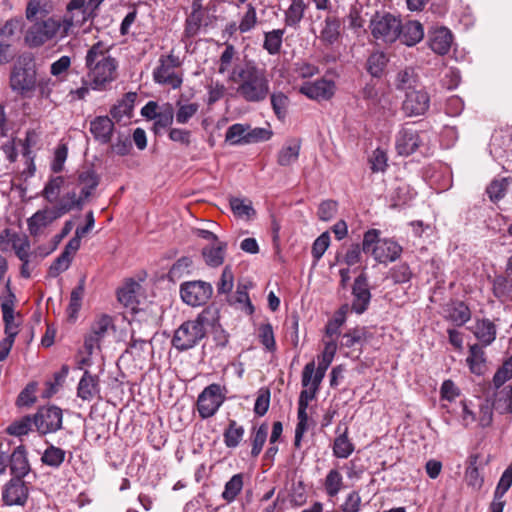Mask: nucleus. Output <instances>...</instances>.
I'll use <instances>...</instances> for the list:
<instances>
[{"label":"nucleus","instance_id":"14","mask_svg":"<svg viewBox=\"0 0 512 512\" xmlns=\"http://www.w3.org/2000/svg\"><path fill=\"white\" fill-rule=\"evenodd\" d=\"M62 421L63 412L54 405L39 408L33 416V424L42 435L55 433L60 430L62 428Z\"/></svg>","mask_w":512,"mask_h":512},{"label":"nucleus","instance_id":"21","mask_svg":"<svg viewBox=\"0 0 512 512\" xmlns=\"http://www.w3.org/2000/svg\"><path fill=\"white\" fill-rule=\"evenodd\" d=\"M421 145L418 131L412 126H403L396 135L395 148L399 155L409 156Z\"/></svg>","mask_w":512,"mask_h":512},{"label":"nucleus","instance_id":"13","mask_svg":"<svg viewBox=\"0 0 512 512\" xmlns=\"http://www.w3.org/2000/svg\"><path fill=\"white\" fill-rule=\"evenodd\" d=\"M114 327L113 318L107 314L97 316L91 323L89 332L84 337V349L92 355L95 350H100L101 342Z\"/></svg>","mask_w":512,"mask_h":512},{"label":"nucleus","instance_id":"53","mask_svg":"<svg viewBox=\"0 0 512 512\" xmlns=\"http://www.w3.org/2000/svg\"><path fill=\"white\" fill-rule=\"evenodd\" d=\"M199 110V104L197 103H181L177 102V110L174 113L176 122L178 124H187L191 118H193Z\"/></svg>","mask_w":512,"mask_h":512},{"label":"nucleus","instance_id":"8","mask_svg":"<svg viewBox=\"0 0 512 512\" xmlns=\"http://www.w3.org/2000/svg\"><path fill=\"white\" fill-rule=\"evenodd\" d=\"M181 61L172 52L160 56L158 66L153 70V80L160 85L179 89L183 83V73L180 71Z\"/></svg>","mask_w":512,"mask_h":512},{"label":"nucleus","instance_id":"22","mask_svg":"<svg viewBox=\"0 0 512 512\" xmlns=\"http://www.w3.org/2000/svg\"><path fill=\"white\" fill-rule=\"evenodd\" d=\"M206 0H193L191 13L186 18L184 33L186 37H194L202 24L207 25L206 18L209 12Z\"/></svg>","mask_w":512,"mask_h":512},{"label":"nucleus","instance_id":"4","mask_svg":"<svg viewBox=\"0 0 512 512\" xmlns=\"http://www.w3.org/2000/svg\"><path fill=\"white\" fill-rule=\"evenodd\" d=\"M62 24L56 16L41 17L39 20L32 21L24 32V44L35 49L43 47L47 43H57L63 40L67 36Z\"/></svg>","mask_w":512,"mask_h":512},{"label":"nucleus","instance_id":"23","mask_svg":"<svg viewBox=\"0 0 512 512\" xmlns=\"http://www.w3.org/2000/svg\"><path fill=\"white\" fill-rule=\"evenodd\" d=\"M402 247L392 239H382L372 248V257L379 263L396 261L402 254Z\"/></svg>","mask_w":512,"mask_h":512},{"label":"nucleus","instance_id":"35","mask_svg":"<svg viewBox=\"0 0 512 512\" xmlns=\"http://www.w3.org/2000/svg\"><path fill=\"white\" fill-rule=\"evenodd\" d=\"M338 436L334 440L333 454L337 458H348L354 451V445L348 438V427L345 426L341 431V426L337 427Z\"/></svg>","mask_w":512,"mask_h":512},{"label":"nucleus","instance_id":"12","mask_svg":"<svg viewBox=\"0 0 512 512\" xmlns=\"http://www.w3.org/2000/svg\"><path fill=\"white\" fill-rule=\"evenodd\" d=\"M213 294V287L202 280L187 281L180 285V296L186 304L197 307L206 304Z\"/></svg>","mask_w":512,"mask_h":512},{"label":"nucleus","instance_id":"48","mask_svg":"<svg viewBox=\"0 0 512 512\" xmlns=\"http://www.w3.org/2000/svg\"><path fill=\"white\" fill-rule=\"evenodd\" d=\"M49 13L48 0H28L25 9V17L29 22L41 19L38 15L48 17Z\"/></svg>","mask_w":512,"mask_h":512},{"label":"nucleus","instance_id":"25","mask_svg":"<svg viewBox=\"0 0 512 512\" xmlns=\"http://www.w3.org/2000/svg\"><path fill=\"white\" fill-rule=\"evenodd\" d=\"M453 35L446 27L435 28L428 33L429 47L438 55H446L451 48Z\"/></svg>","mask_w":512,"mask_h":512},{"label":"nucleus","instance_id":"37","mask_svg":"<svg viewBox=\"0 0 512 512\" xmlns=\"http://www.w3.org/2000/svg\"><path fill=\"white\" fill-rule=\"evenodd\" d=\"M327 369L315 367L314 361L307 363L302 371V379L301 383L303 387H308L310 385L319 389L320 384L325 377Z\"/></svg>","mask_w":512,"mask_h":512},{"label":"nucleus","instance_id":"52","mask_svg":"<svg viewBox=\"0 0 512 512\" xmlns=\"http://www.w3.org/2000/svg\"><path fill=\"white\" fill-rule=\"evenodd\" d=\"M268 436V426L267 424H262L258 428H254L250 435V441L252 445L251 456L256 458L262 451V448L267 440Z\"/></svg>","mask_w":512,"mask_h":512},{"label":"nucleus","instance_id":"50","mask_svg":"<svg viewBox=\"0 0 512 512\" xmlns=\"http://www.w3.org/2000/svg\"><path fill=\"white\" fill-rule=\"evenodd\" d=\"M493 408L499 413H512V386H505L495 394Z\"/></svg>","mask_w":512,"mask_h":512},{"label":"nucleus","instance_id":"61","mask_svg":"<svg viewBox=\"0 0 512 512\" xmlns=\"http://www.w3.org/2000/svg\"><path fill=\"white\" fill-rule=\"evenodd\" d=\"M32 424H33V417L27 415V416L22 417L20 420L14 421L13 423H11L7 427L6 432L9 435H13V436H23V435H26L29 433V431L31 430Z\"/></svg>","mask_w":512,"mask_h":512},{"label":"nucleus","instance_id":"39","mask_svg":"<svg viewBox=\"0 0 512 512\" xmlns=\"http://www.w3.org/2000/svg\"><path fill=\"white\" fill-rule=\"evenodd\" d=\"M245 430L244 427L236 422V420H229L228 426L224 430L223 439L227 448H236L243 439Z\"/></svg>","mask_w":512,"mask_h":512},{"label":"nucleus","instance_id":"17","mask_svg":"<svg viewBox=\"0 0 512 512\" xmlns=\"http://www.w3.org/2000/svg\"><path fill=\"white\" fill-rule=\"evenodd\" d=\"M29 497V489L23 478H11L3 487L2 500L7 506H24Z\"/></svg>","mask_w":512,"mask_h":512},{"label":"nucleus","instance_id":"32","mask_svg":"<svg viewBox=\"0 0 512 512\" xmlns=\"http://www.w3.org/2000/svg\"><path fill=\"white\" fill-rule=\"evenodd\" d=\"M473 334L480 341L482 346H488L495 340L497 328L494 322L484 318L476 321Z\"/></svg>","mask_w":512,"mask_h":512},{"label":"nucleus","instance_id":"56","mask_svg":"<svg viewBox=\"0 0 512 512\" xmlns=\"http://www.w3.org/2000/svg\"><path fill=\"white\" fill-rule=\"evenodd\" d=\"M236 49L232 44H225V49L220 55L219 61H218V73L219 74H226L231 73L232 69V63L234 58L236 57Z\"/></svg>","mask_w":512,"mask_h":512},{"label":"nucleus","instance_id":"58","mask_svg":"<svg viewBox=\"0 0 512 512\" xmlns=\"http://www.w3.org/2000/svg\"><path fill=\"white\" fill-rule=\"evenodd\" d=\"M493 404L489 399H485L479 405V412L477 415L478 425L482 428L489 427L493 422Z\"/></svg>","mask_w":512,"mask_h":512},{"label":"nucleus","instance_id":"63","mask_svg":"<svg viewBox=\"0 0 512 512\" xmlns=\"http://www.w3.org/2000/svg\"><path fill=\"white\" fill-rule=\"evenodd\" d=\"M11 245L19 260H24L23 258H30L31 245L26 235L17 234V236H14Z\"/></svg>","mask_w":512,"mask_h":512},{"label":"nucleus","instance_id":"40","mask_svg":"<svg viewBox=\"0 0 512 512\" xmlns=\"http://www.w3.org/2000/svg\"><path fill=\"white\" fill-rule=\"evenodd\" d=\"M85 293V278L79 280L78 285L73 288L70 294V301L67 307V314L70 319H76L78 312L82 307V301Z\"/></svg>","mask_w":512,"mask_h":512},{"label":"nucleus","instance_id":"59","mask_svg":"<svg viewBox=\"0 0 512 512\" xmlns=\"http://www.w3.org/2000/svg\"><path fill=\"white\" fill-rule=\"evenodd\" d=\"M512 485V463L505 469L494 492L493 501H503L502 498Z\"/></svg>","mask_w":512,"mask_h":512},{"label":"nucleus","instance_id":"2","mask_svg":"<svg viewBox=\"0 0 512 512\" xmlns=\"http://www.w3.org/2000/svg\"><path fill=\"white\" fill-rule=\"evenodd\" d=\"M99 184L100 176L93 168L84 167L78 170L69 181L72 189L57 202L56 216H63L72 210H82L94 196Z\"/></svg>","mask_w":512,"mask_h":512},{"label":"nucleus","instance_id":"64","mask_svg":"<svg viewBox=\"0 0 512 512\" xmlns=\"http://www.w3.org/2000/svg\"><path fill=\"white\" fill-rule=\"evenodd\" d=\"M512 378V356L506 360L496 371L493 377V383L496 388L501 387L506 381Z\"/></svg>","mask_w":512,"mask_h":512},{"label":"nucleus","instance_id":"31","mask_svg":"<svg viewBox=\"0 0 512 512\" xmlns=\"http://www.w3.org/2000/svg\"><path fill=\"white\" fill-rule=\"evenodd\" d=\"M301 149V141L299 139H289L278 151L277 163L280 166L287 167L297 162Z\"/></svg>","mask_w":512,"mask_h":512},{"label":"nucleus","instance_id":"11","mask_svg":"<svg viewBox=\"0 0 512 512\" xmlns=\"http://www.w3.org/2000/svg\"><path fill=\"white\" fill-rule=\"evenodd\" d=\"M141 285L130 279L118 289L117 297L118 301L123 304L126 308H129L132 312V317L129 320L130 324H140L145 318L146 313L137 308L139 303L138 296L140 295Z\"/></svg>","mask_w":512,"mask_h":512},{"label":"nucleus","instance_id":"41","mask_svg":"<svg viewBox=\"0 0 512 512\" xmlns=\"http://www.w3.org/2000/svg\"><path fill=\"white\" fill-rule=\"evenodd\" d=\"M285 29H273L264 33L263 49L270 55H277L280 53Z\"/></svg>","mask_w":512,"mask_h":512},{"label":"nucleus","instance_id":"51","mask_svg":"<svg viewBox=\"0 0 512 512\" xmlns=\"http://www.w3.org/2000/svg\"><path fill=\"white\" fill-rule=\"evenodd\" d=\"M249 125L236 123L231 125L225 135V141L231 145L247 144Z\"/></svg>","mask_w":512,"mask_h":512},{"label":"nucleus","instance_id":"54","mask_svg":"<svg viewBox=\"0 0 512 512\" xmlns=\"http://www.w3.org/2000/svg\"><path fill=\"white\" fill-rule=\"evenodd\" d=\"M64 185V178L62 176L52 177L46 184L42 191V196L49 203H57L58 196L62 186Z\"/></svg>","mask_w":512,"mask_h":512},{"label":"nucleus","instance_id":"42","mask_svg":"<svg viewBox=\"0 0 512 512\" xmlns=\"http://www.w3.org/2000/svg\"><path fill=\"white\" fill-rule=\"evenodd\" d=\"M418 76L411 67H405L398 71L395 77L394 85L397 90L411 91L415 89Z\"/></svg>","mask_w":512,"mask_h":512},{"label":"nucleus","instance_id":"36","mask_svg":"<svg viewBox=\"0 0 512 512\" xmlns=\"http://www.w3.org/2000/svg\"><path fill=\"white\" fill-rule=\"evenodd\" d=\"M341 22L335 16H327L320 32V40L325 45H333L340 37Z\"/></svg>","mask_w":512,"mask_h":512},{"label":"nucleus","instance_id":"24","mask_svg":"<svg viewBox=\"0 0 512 512\" xmlns=\"http://www.w3.org/2000/svg\"><path fill=\"white\" fill-rule=\"evenodd\" d=\"M9 466L13 478H24L30 472V463L27 457V450L24 445L17 446L11 455L7 456V467Z\"/></svg>","mask_w":512,"mask_h":512},{"label":"nucleus","instance_id":"62","mask_svg":"<svg viewBox=\"0 0 512 512\" xmlns=\"http://www.w3.org/2000/svg\"><path fill=\"white\" fill-rule=\"evenodd\" d=\"M412 275L413 273L409 265L406 263L396 265L389 271V277L395 284H403L409 282L412 278Z\"/></svg>","mask_w":512,"mask_h":512},{"label":"nucleus","instance_id":"27","mask_svg":"<svg viewBox=\"0 0 512 512\" xmlns=\"http://www.w3.org/2000/svg\"><path fill=\"white\" fill-rule=\"evenodd\" d=\"M89 130L96 141L108 144L112 139L114 123L108 116H97L90 122Z\"/></svg>","mask_w":512,"mask_h":512},{"label":"nucleus","instance_id":"28","mask_svg":"<svg viewBox=\"0 0 512 512\" xmlns=\"http://www.w3.org/2000/svg\"><path fill=\"white\" fill-rule=\"evenodd\" d=\"M56 208L57 203L50 210L37 211L27 220L28 230L32 236H38L43 228L48 226L53 220L61 217L56 216Z\"/></svg>","mask_w":512,"mask_h":512},{"label":"nucleus","instance_id":"19","mask_svg":"<svg viewBox=\"0 0 512 512\" xmlns=\"http://www.w3.org/2000/svg\"><path fill=\"white\" fill-rule=\"evenodd\" d=\"M299 92L312 100H329L335 93V83L324 78L306 81L300 86Z\"/></svg>","mask_w":512,"mask_h":512},{"label":"nucleus","instance_id":"29","mask_svg":"<svg viewBox=\"0 0 512 512\" xmlns=\"http://www.w3.org/2000/svg\"><path fill=\"white\" fill-rule=\"evenodd\" d=\"M424 37L423 25L417 20L402 21L400 42L406 46H414Z\"/></svg>","mask_w":512,"mask_h":512},{"label":"nucleus","instance_id":"30","mask_svg":"<svg viewBox=\"0 0 512 512\" xmlns=\"http://www.w3.org/2000/svg\"><path fill=\"white\" fill-rule=\"evenodd\" d=\"M308 5L304 0H290V5L284 12V24L286 27L298 29L304 18Z\"/></svg>","mask_w":512,"mask_h":512},{"label":"nucleus","instance_id":"3","mask_svg":"<svg viewBox=\"0 0 512 512\" xmlns=\"http://www.w3.org/2000/svg\"><path fill=\"white\" fill-rule=\"evenodd\" d=\"M87 78L93 90H105L118 76V61L101 41L92 45L85 57Z\"/></svg>","mask_w":512,"mask_h":512},{"label":"nucleus","instance_id":"44","mask_svg":"<svg viewBox=\"0 0 512 512\" xmlns=\"http://www.w3.org/2000/svg\"><path fill=\"white\" fill-rule=\"evenodd\" d=\"M387 63L386 54L382 51H375L367 59L366 70L373 77H381Z\"/></svg>","mask_w":512,"mask_h":512},{"label":"nucleus","instance_id":"26","mask_svg":"<svg viewBox=\"0 0 512 512\" xmlns=\"http://www.w3.org/2000/svg\"><path fill=\"white\" fill-rule=\"evenodd\" d=\"M77 396L83 401L100 398L99 377L85 370L77 386Z\"/></svg>","mask_w":512,"mask_h":512},{"label":"nucleus","instance_id":"18","mask_svg":"<svg viewBox=\"0 0 512 512\" xmlns=\"http://www.w3.org/2000/svg\"><path fill=\"white\" fill-rule=\"evenodd\" d=\"M430 106V96L423 89L407 91L402 109L407 116L424 115Z\"/></svg>","mask_w":512,"mask_h":512},{"label":"nucleus","instance_id":"57","mask_svg":"<svg viewBox=\"0 0 512 512\" xmlns=\"http://www.w3.org/2000/svg\"><path fill=\"white\" fill-rule=\"evenodd\" d=\"M22 28V19L19 17H13L5 21L0 27V41L10 40L15 37Z\"/></svg>","mask_w":512,"mask_h":512},{"label":"nucleus","instance_id":"10","mask_svg":"<svg viewBox=\"0 0 512 512\" xmlns=\"http://www.w3.org/2000/svg\"><path fill=\"white\" fill-rule=\"evenodd\" d=\"M225 401V388L212 383L205 387L197 398V410L202 419L214 416Z\"/></svg>","mask_w":512,"mask_h":512},{"label":"nucleus","instance_id":"60","mask_svg":"<svg viewBox=\"0 0 512 512\" xmlns=\"http://www.w3.org/2000/svg\"><path fill=\"white\" fill-rule=\"evenodd\" d=\"M507 188L508 182L506 178L495 179L486 188V193L492 202H497L505 196Z\"/></svg>","mask_w":512,"mask_h":512},{"label":"nucleus","instance_id":"5","mask_svg":"<svg viewBox=\"0 0 512 512\" xmlns=\"http://www.w3.org/2000/svg\"><path fill=\"white\" fill-rule=\"evenodd\" d=\"M37 68L33 55L24 53L18 57L11 68L9 87L22 97L30 96L36 89Z\"/></svg>","mask_w":512,"mask_h":512},{"label":"nucleus","instance_id":"7","mask_svg":"<svg viewBox=\"0 0 512 512\" xmlns=\"http://www.w3.org/2000/svg\"><path fill=\"white\" fill-rule=\"evenodd\" d=\"M205 322L203 314L183 322L174 332L172 346L180 352L194 348L206 335Z\"/></svg>","mask_w":512,"mask_h":512},{"label":"nucleus","instance_id":"34","mask_svg":"<svg viewBox=\"0 0 512 512\" xmlns=\"http://www.w3.org/2000/svg\"><path fill=\"white\" fill-rule=\"evenodd\" d=\"M226 249L227 243L222 241L204 247L202 250V256L205 263L210 267H218L222 265Z\"/></svg>","mask_w":512,"mask_h":512},{"label":"nucleus","instance_id":"38","mask_svg":"<svg viewBox=\"0 0 512 512\" xmlns=\"http://www.w3.org/2000/svg\"><path fill=\"white\" fill-rule=\"evenodd\" d=\"M466 361L472 373L482 375L485 372V352L481 345L473 344L470 346Z\"/></svg>","mask_w":512,"mask_h":512},{"label":"nucleus","instance_id":"9","mask_svg":"<svg viewBox=\"0 0 512 512\" xmlns=\"http://www.w3.org/2000/svg\"><path fill=\"white\" fill-rule=\"evenodd\" d=\"M174 107L166 102L159 105L155 101H149L141 109V115L148 120H154L152 131L159 135L163 130L170 128L174 120Z\"/></svg>","mask_w":512,"mask_h":512},{"label":"nucleus","instance_id":"33","mask_svg":"<svg viewBox=\"0 0 512 512\" xmlns=\"http://www.w3.org/2000/svg\"><path fill=\"white\" fill-rule=\"evenodd\" d=\"M445 318L457 326H462L471 318L469 307L462 301H456L447 305Z\"/></svg>","mask_w":512,"mask_h":512},{"label":"nucleus","instance_id":"47","mask_svg":"<svg viewBox=\"0 0 512 512\" xmlns=\"http://www.w3.org/2000/svg\"><path fill=\"white\" fill-rule=\"evenodd\" d=\"M241 34L252 31L258 24L256 7L252 3H245L244 11L239 16Z\"/></svg>","mask_w":512,"mask_h":512},{"label":"nucleus","instance_id":"43","mask_svg":"<svg viewBox=\"0 0 512 512\" xmlns=\"http://www.w3.org/2000/svg\"><path fill=\"white\" fill-rule=\"evenodd\" d=\"M135 99L136 93L129 92L125 94L124 98L110 109L111 117L116 121H120L124 116L129 117L132 113Z\"/></svg>","mask_w":512,"mask_h":512},{"label":"nucleus","instance_id":"20","mask_svg":"<svg viewBox=\"0 0 512 512\" xmlns=\"http://www.w3.org/2000/svg\"><path fill=\"white\" fill-rule=\"evenodd\" d=\"M353 302L351 309L357 313H364L370 304L371 292L369 289L368 277L366 273H361L352 286Z\"/></svg>","mask_w":512,"mask_h":512},{"label":"nucleus","instance_id":"45","mask_svg":"<svg viewBox=\"0 0 512 512\" xmlns=\"http://www.w3.org/2000/svg\"><path fill=\"white\" fill-rule=\"evenodd\" d=\"M244 476L242 473L233 475L224 486L221 497L227 502H233L243 489Z\"/></svg>","mask_w":512,"mask_h":512},{"label":"nucleus","instance_id":"49","mask_svg":"<svg viewBox=\"0 0 512 512\" xmlns=\"http://www.w3.org/2000/svg\"><path fill=\"white\" fill-rule=\"evenodd\" d=\"M344 487L342 474L337 469H331L324 480V489L327 496L333 498L339 494Z\"/></svg>","mask_w":512,"mask_h":512},{"label":"nucleus","instance_id":"6","mask_svg":"<svg viewBox=\"0 0 512 512\" xmlns=\"http://www.w3.org/2000/svg\"><path fill=\"white\" fill-rule=\"evenodd\" d=\"M402 19L390 12H376L370 19L369 30L379 45H392L401 35Z\"/></svg>","mask_w":512,"mask_h":512},{"label":"nucleus","instance_id":"55","mask_svg":"<svg viewBox=\"0 0 512 512\" xmlns=\"http://www.w3.org/2000/svg\"><path fill=\"white\" fill-rule=\"evenodd\" d=\"M271 106L279 120H284L287 116L289 98L282 92H275L270 96Z\"/></svg>","mask_w":512,"mask_h":512},{"label":"nucleus","instance_id":"46","mask_svg":"<svg viewBox=\"0 0 512 512\" xmlns=\"http://www.w3.org/2000/svg\"><path fill=\"white\" fill-rule=\"evenodd\" d=\"M66 451L52 444L48 445L41 456V462L52 468H59L65 461Z\"/></svg>","mask_w":512,"mask_h":512},{"label":"nucleus","instance_id":"1","mask_svg":"<svg viewBox=\"0 0 512 512\" xmlns=\"http://www.w3.org/2000/svg\"><path fill=\"white\" fill-rule=\"evenodd\" d=\"M228 80L237 85L236 93L246 102L260 103L270 94L266 70L254 62L234 67L228 75Z\"/></svg>","mask_w":512,"mask_h":512},{"label":"nucleus","instance_id":"15","mask_svg":"<svg viewBox=\"0 0 512 512\" xmlns=\"http://www.w3.org/2000/svg\"><path fill=\"white\" fill-rule=\"evenodd\" d=\"M89 18L88 7H86V0H71L67 7L66 12L59 22L63 23V30L66 36L74 32L75 28L81 27Z\"/></svg>","mask_w":512,"mask_h":512},{"label":"nucleus","instance_id":"16","mask_svg":"<svg viewBox=\"0 0 512 512\" xmlns=\"http://www.w3.org/2000/svg\"><path fill=\"white\" fill-rule=\"evenodd\" d=\"M369 338H371V334L366 327L351 328L341 335L338 346L340 349L350 350L345 354L347 357L358 358L362 353L363 344Z\"/></svg>","mask_w":512,"mask_h":512}]
</instances>
